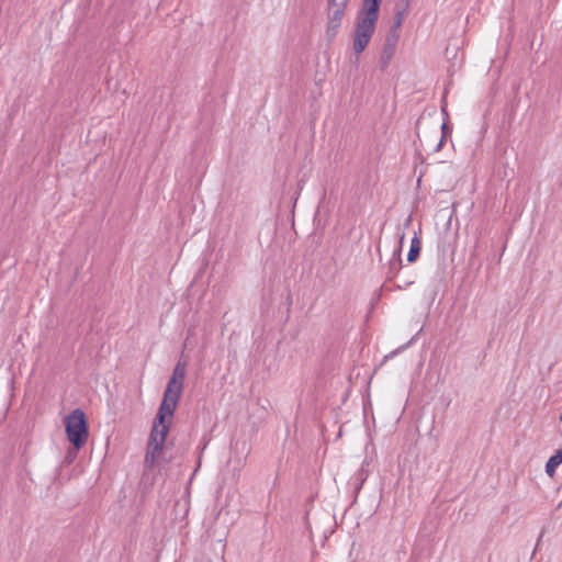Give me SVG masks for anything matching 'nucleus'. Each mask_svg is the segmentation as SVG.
I'll use <instances>...</instances> for the list:
<instances>
[{"mask_svg": "<svg viewBox=\"0 0 562 562\" xmlns=\"http://www.w3.org/2000/svg\"><path fill=\"white\" fill-rule=\"evenodd\" d=\"M184 378L186 362L179 361L173 368L172 376L167 384L162 402L151 427L145 456V464L148 468H153L161 454L170 428V422H167V417L171 418L173 416L182 393Z\"/></svg>", "mask_w": 562, "mask_h": 562, "instance_id": "nucleus-1", "label": "nucleus"}, {"mask_svg": "<svg viewBox=\"0 0 562 562\" xmlns=\"http://www.w3.org/2000/svg\"><path fill=\"white\" fill-rule=\"evenodd\" d=\"M382 0H363L362 7L357 13L353 31V50L361 54L370 43L379 19V10Z\"/></svg>", "mask_w": 562, "mask_h": 562, "instance_id": "nucleus-2", "label": "nucleus"}, {"mask_svg": "<svg viewBox=\"0 0 562 562\" xmlns=\"http://www.w3.org/2000/svg\"><path fill=\"white\" fill-rule=\"evenodd\" d=\"M67 438L75 450L82 448L89 436L87 418L82 409L76 408L65 418Z\"/></svg>", "mask_w": 562, "mask_h": 562, "instance_id": "nucleus-3", "label": "nucleus"}, {"mask_svg": "<svg viewBox=\"0 0 562 562\" xmlns=\"http://www.w3.org/2000/svg\"><path fill=\"white\" fill-rule=\"evenodd\" d=\"M348 5H338L327 3V29L326 35L329 41L334 40L341 26Z\"/></svg>", "mask_w": 562, "mask_h": 562, "instance_id": "nucleus-4", "label": "nucleus"}, {"mask_svg": "<svg viewBox=\"0 0 562 562\" xmlns=\"http://www.w3.org/2000/svg\"><path fill=\"white\" fill-rule=\"evenodd\" d=\"M398 38L400 33H395V31H389L381 55V64L383 67H386L390 60L392 59L396 49Z\"/></svg>", "mask_w": 562, "mask_h": 562, "instance_id": "nucleus-5", "label": "nucleus"}, {"mask_svg": "<svg viewBox=\"0 0 562 562\" xmlns=\"http://www.w3.org/2000/svg\"><path fill=\"white\" fill-rule=\"evenodd\" d=\"M562 463V449L555 451L553 456H551L546 464V473L549 476H553L557 468Z\"/></svg>", "mask_w": 562, "mask_h": 562, "instance_id": "nucleus-6", "label": "nucleus"}, {"mask_svg": "<svg viewBox=\"0 0 562 562\" xmlns=\"http://www.w3.org/2000/svg\"><path fill=\"white\" fill-rule=\"evenodd\" d=\"M419 252H420V239L417 236H415L412 239L411 248H409V251L407 255L408 262H414L418 258Z\"/></svg>", "mask_w": 562, "mask_h": 562, "instance_id": "nucleus-7", "label": "nucleus"}, {"mask_svg": "<svg viewBox=\"0 0 562 562\" xmlns=\"http://www.w3.org/2000/svg\"><path fill=\"white\" fill-rule=\"evenodd\" d=\"M450 134V128L448 127V124L447 123H442L441 125V138L439 140V143L437 144V146L435 147V151H439L441 149V147L443 146V143L447 138V136Z\"/></svg>", "mask_w": 562, "mask_h": 562, "instance_id": "nucleus-8", "label": "nucleus"}, {"mask_svg": "<svg viewBox=\"0 0 562 562\" xmlns=\"http://www.w3.org/2000/svg\"><path fill=\"white\" fill-rule=\"evenodd\" d=\"M404 20V11H396L394 24L391 26L390 31H395L398 33L400 27L402 26Z\"/></svg>", "mask_w": 562, "mask_h": 562, "instance_id": "nucleus-9", "label": "nucleus"}, {"mask_svg": "<svg viewBox=\"0 0 562 562\" xmlns=\"http://www.w3.org/2000/svg\"><path fill=\"white\" fill-rule=\"evenodd\" d=\"M350 2V0H327V3L328 4H334L335 7L338 5H348V3Z\"/></svg>", "mask_w": 562, "mask_h": 562, "instance_id": "nucleus-10", "label": "nucleus"}, {"mask_svg": "<svg viewBox=\"0 0 562 562\" xmlns=\"http://www.w3.org/2000/svg\"><path fill=\"white\" fill-rule=\"evenodd\" d=\"M400 266H401V258H400V255H398L397 258L395 259V261L390 263V268L391 269L400 268Z\"/></svg>", "mask_w": 562, "mask_h": 562, "instance_id": "nucleus-11", "label": "nucleus"}, {"mask_svg": "<svg viewBox=\"0 0 562 562\" xmlns=\"http://www.w3.org/2000/svg\"><path fill=\"white\" fill-rule=\"evenodd\" d=\"M77 451L78 450H75V449H74V451H71V450L68 451L67 459H68L69 462H71L76 458Z\"/></svg>", "mask_w": 562, "mask_h": 562, "instance_id": "nucleus-12", "label": "nucleus"}]
</instances>
